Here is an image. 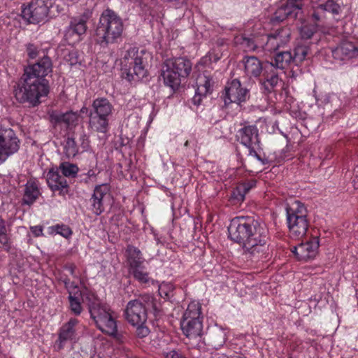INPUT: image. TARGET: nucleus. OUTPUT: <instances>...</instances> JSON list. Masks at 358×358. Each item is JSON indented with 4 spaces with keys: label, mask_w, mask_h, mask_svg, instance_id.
<instances>
[{
    "label": "nucleus",
    "mask_w": 358,
    "mask_h": 358,
    "mask_svg": "<svg viewBox=\"0 0 358 358\" xmlns=\"http://www.w3.org/2000/svg\"><path fill=\"white\" fill-rule=\"evenodd\" d=\"M131 273L136 280H138L141 282L145 283L148 281V273L144 272L143 271L141 270V266L132 268L131 271Z\"/></svg>",
    "instance_id": "a19ab883"
},
{
    "label": "nucleus",
    "mask_w": 358,
    "mask_h": 358,
    "mask_svg": "<svg viewBox=\"0 0 358 358\" xmlns=\"http://www.w3.org/2000/svg\"><path fill=\"white\" fill-rule=\"evenodd\" d=\"M229 237L250 248L257 242L267 241V229L264 222L252 217L234 219L228 227Z\"/></svg>",
    "instance_id": "f257e3e1"
},
{
    "label": "nucleus",
    "mask_w": 358,
    "mask_h": 358,
    "mask_svg": "<svg viewBox=\"0 0 358 358\" xmlns=\"http://www.w3.org/2000/svg\"><path fill=\"white\" fill-rule=\"evenodd\" d=\"M302 6V0H287L277 8L271 22L278 24L288 18L295 19L301 13Z\"/></svg>",
    "instance_id": "1a4fd4ad"
},
{
    "label": "nucleus",
    "mask_w": 358,
    "mask_h": 358,
    "mask_svg": "<svg viewBox=\"0 0 358 358\" xmlns=\"http://www.w3.org/2000/svg\"><path fill=\"white\" fill-rule=\"evenodd\" d=\"M19 140L11 129H0V164L19 149Z\"/></svg>",
    "instance_id": "6e6552de"
},
{
    "label": "nucleus",
    "mask_w": 358,
    "mask_h": 358,
    "mask_svg": "<svg viewBox=\"0 0 358 358\" xmlns=\"http://www.w3.org/2000/svg\"><path fill=\"white\" fill-rule=\"evenodd\" d=\"M317 10L331 12L334 15H338L341 12V6L333 0H318Z\"/></svg>",
    "instance_id": "72a5a7b5"
},
{
    "label": "nucleus",
    "mask_w": 358,
    "mask_h": 358,
    "mask_svg": "<svg viewBox=\"0 0 358 358\" xmlns=\"http://www.w3.org/2000/svg\"><path fill=\"white\" fill-rule=\"evenodd\" d=\"M107 192L108 187L106 185H98L94 190V194L92 197V205L94 212L96 215H100L104 210L103 199L106 196Z\"/></svg>",
    "instance_id": "412c9836"
},
{
    "label": "nucleus",
    "mask_w": 358,
    "mask_h": 358,
    "mask_svg": "<svg viewBox=\"0 0 358 358\" xmlns=\"http://www.w3.org/2000/svg\"><path fill=\"white\" fill-rule=\"evenodd\" d=\"M77 323L78 320L76 319H71L62 327L59 335V348H62V344L65 341L73 339L75 334L74 327Z\"/></svg>",
    "instance_id": "bb28decb"
},
{
    "label": "nucleus",
    "mask_w": 358,
    "mask_h": 358,
    "mask_svg": "<svg viewBox=\"0 0 358 358\" xmlns=\"http://www.w3.org/2000/svg\"><path fill=\"white\" fill-rule=\"evenodd\" d=\"M241 39V44L248 50H255L258 47L256 41L252 38L242 36Z\"/></svg>",
    "instance_id": "37998d69"
},
{
    "label": "nucleus",
    "mask_w": 358,
    "mask_h": 358,
    "mask_svg": "<svg viewBox=\"0 0 358 358\" xmlns=\"http://www.w3.org/2000/svg\"><path fill=\"white\" fill-rule=\"evenodd\" d=\"M9 238L6 234L4 221L0 218V247L8 246Z\"/></svg>",
    "instance_id": "79ce46f5"
},
{
    "label": "nucleus",
    "mask_w": 358,
    "mask_h": 358,
    "mask_svg": "<svg viewBox=\"0 0 358 358\" xmlns=\"http://www.w3.org/2000/svg\"><path fill=\"white\" fill-rule=\"evenodd\" d=\"M65 59L70 65L80 63L79 54L77 50H73L65 56Z\"/></svg>",
    "instance_id": "c03bdc74"
},
{
    "label": "nucleus",
    "mask_w": 358,
    "mask_h": 358,
    "mask_svg": "<svg viewBox=\"0 0 358 358\" xmlns=\"http://www.w3.org/2000/svg\"><path fill=\"white\" fill-rule=\"evenodd\" d=\"M248 93V90L246 88L241 87L240 81L234 79L225 87L224 103L225 104L230 103L240 104L246 101Z\"/></svg>",
    "instance_id": "ddd939ff"
},
{
    "label": "nucleus",
    "mask_w": 358,
    "mask_h": 358,
    "mask_svg": "<svg viewBox=\"0 0 358 358\" xmlns=\"http://www.w3.org/2000/svg\"><path fill=\"white\" fill-rule=\"evenodd\" d=\"M31 231L35 236H38L42 234L43 229L41 226H35L31 228Z\"/></svg>",
    "instance_id": "3c124183"
},
{
    "label": "nucleus",
    "mask_w": 358,
    "mask_h": 358,
    "mask_svg": "<svg viewBox=\"0 0 358 358\" xmlns=\"http://www.w3.org/2000/svg\"><path fill=\"white\" fill-rule=\"evenodd\" d=\"M88 112V108L87 107H83L80 109V113H87Z\"/></svg>",
    "instance_id": "6e6d98bb"
},
{
    "label": "nucleus",
    "mask_w": 358,
    "mask_h": 358,
    "mask_svg": "<svg viewBox=\"0 0 358 358\" xmlns=\"http://www.w3.org/2000/svg\"><path fill=\"white\" fill-rule=\"evenodd\" d=\"M49 93V85L47 80H38L29 76H22L15 89V96L18 101L28 103L31 106L38 105L42 97Z\"/></svg>",
    "instance_id": "f03ea898"
},
{
    "label": "nucleus",
    "mask_w": 358,
    "mask_h": 358,
    "mask_svg": "<svg viewBox=\"0 0 358 358\" xmlns=\"http://www.w3.org/2000/svg\"><path fill=\"white\" fill-rule=\"evenodd\" d=\"M123 24L121 19L111 10H106L101 15L96 29L98 41L105 46L113 43L122 34Z\"/></svg>",
    "instance_id": "7ed1b4c3"
},
{
    "label": "nucleus",
    "mask_w": 358,
    "mask_h": 358,
    "mask_svg": "<svg viewBox=\"0 0 358 358\" xmlns=\"http://www.w3.org/2000/svg\"><path fill=\"white\" fill-rule=\"evenodd\" d=\"M69 302L71 310L76 315H79L81 313L82 308L80 301L74 296H69Z\"/></svg>",
    "instance_id": "49530a36"
},
{
    "label": "nucleus",
    "mask_w": 358,
    "mask_h": 358,
    "mask_svg": "<svg viewBox=\"0 0 358 358\" xmlns=\"http://www.w3.org/2000/svg\"><path fill=\"white\" fill-rule=\"evenodd\" d=\"M191 62L185 57L167 59L162 67V76L165 85L172 89L180 84V78H187L192 71Z\"/></svg>",
    "instance_id": "20e7f679"
},
{
    "label": "nucleus",
    "mask_w": 358,
    "mask_h": 358,
    "mask_svg": "<svg viewBox=\"0 0 358 358\" xmlns=\"http://www.w3.org/2000/svg\"><path fill=\"white\" fill-rule=\"evenodd\" d=\"M166 358H183L178 352L172 350L166 354Z\"/></svg>",
    "instance_id": "603ef678"
},
{
    "label": "nucleus",
    "mask_w": 358,
    "mask_h": 358,
    "mask_svg": "<svg viewBox=\"0 0 358 358\" xmlns=\"http://www.w3.org/2000/svg\"><path fill=\"white\" fill-rule=\"evenodd\" d=\"M48 13V6L43 1L31 2L22 10V16L29 23L37 24L45 20Z\"/></svg>",
    "instance_id": "9d476101"
},
{
    "label": "nucleus",
    "mask_w": 358,
    "mask_h": 358,
    "mask_svg": "<svg viewBox=\"0 0 358 358\" xmlns=\"http://www.w3.org/2000/svg\"><path fill=\"white\" fill-rule=\"evenodd\" d=\"M196 84L197 93L199 94L206 95L210 92L212 79L205 74H201L197 78Z\"/></svg>",
    "instance_id": "473e14b6"
},
{
    "label": "nucleus",
    "mask_w": 358,
    "mask_h": 358,
    "mask_svg": "<svg viewBox=\"0 0 358 358\" xmlns=\"http://www.w3.org/2000/svg\"><path fill=\"white\" fill-rule=\"evenodd\" d=\"M125 318L133 326L145 324L148 318V313L138 299L130 301L127 303Z\"/></svg>",
    "instance_id": "9b49d317"
},
{
    "label": "nucleus",
    "mask_w": 358,
    "mask_h": 358,
    "mask_svg": "<svg viewBox=\"0 0 358 358\" xmlns=\"http://www.w3.org/2000/svg\"><path fill=\"white\" fill-rule=\"evenodd\" d=\"M52 71V64L51 59L48 56H43L36 64L26 67L24 74L42 80H46L45 77L50 73Z\"/></svg>",
    "instance_id": "f8f14e48"
},
{
    "label": "nucleus",
    "mask_w": 358,
    "mask_h": 358,
    "mask_svg": "<svg viewBox=\"0 0 358 358\" xmlns=\"http://www.w3.org/2000/svg\"><path fill=\"white\" fill-rule=\"evenodd\" d=\"M172 292V286L167 284H162L159 287V294L164 299H169Z\"/></svg>",
    "instance_id": "a18cd8bd"
},
{
    "label": "nucleus",
    "mask_w": 358,
    "mask_h": 358,
    "mask_svg": "<svg viewBox=\"0 0 358 358\" xmlns=\"http://www.w3.org/2000/svg\"><path fill=\"white\" fill-rule=\"evenodd\" d=\"M28 56L30 59H35L40 55V52L33 44H29L27 47Z\"/></svg>",
    "instance_id": "de8ad7c7"
},
{
    "label": "nucleus",
    "mask_w": 358,
    "mask_h": 358,
    "mask_svg": "<svg viewBox=\"0 0 358 358\" xmlns=\"http://www.w3.org/2000/svg\"><path fill=\"white\" fill-rule=\"evenodd\" d=\"M113 106L106 98L96 99L92 103L91 113L108 117L111 115Z\"/></svg>",
    "instance_id": "5701e85b"
},
{
    "label": "nucleus",
    "mask_w": 358,
    "mask_h": 358,
    "mask_svg": "<svg viewBox=\"0 0 358 358\" xmlns=\"http://www.w3.org/2000/svg\"><path fill=\"white\" fill-rule=\"evenodd\" d=\"M312 17L314 19L315 22L320 20L319 14L316 12L313 13V14L312 15Z\"/></svg>",
    "instance_id": "5fc2aeb1"
},
{
    "label": "nucleus",
    "mask_w": 358,
    "mask_h": 358,
    "mask_svg": "<svg viewBox=\"0 0 358 358\" xmlns=\"http://www.w3.org/2000/svg\"><path fill=\"white\" fill-rule=\"evenodd\" d=\"M141 303L145 307L146 313L152 311L155 315L162 313V305L153 296L145 294L138 298Z\"/></svg>",
    "instance_id": "c85d7f7f"
},
{
    "label": "nucleus",
    "mask_w": 358,
    "mask_h": 358,
    "mask_svg": "<svg viewBox=\"0 0 358 358\" xmlns=\"http://www.w3.org/2000/svg\"><path fill=\"white\" fill-rule=\"evenodd\" d=\"M290 36L291 30L287 27L277 29L274 33L267 36L265 50L269 52L278 50L289 41Z\"/></svg>",
    "instance_id": "4468645a"
},
{
    "label": "nucleus",
    "mask_w": 358,
    "mask_h": 358,
    "mask_svg": "<svg viewBox=\"0 0 358 358\" xmlns=\"http://www.w3.org/2000/svg\"><path fill=\"white\" fill-rule=\"evenodd\" d=\"M47 182L52 191H59V194L65 195L68 193V184L65 178L59 175L58 171L50 170L47 173Z\"/></svg>",
    "instance_id": "6ab92c4d"
},
{
    "label": "nucleus",
    "mask_w": 358,
    "mask_h": 358,
    "mask_svg": "<svg viewBox=\"0 0 358 358\" xmlns=\"http://www.w3.org/2000/svg\"><path fill=\"white\" fill-rule=\"evenodd\" d=\"M89 309L91 317L101 331L113 336L117 335V324L109 308L94 301Z\"/></svg>",
    "instance_id": "0eeeda50"
},
{
    "label": "nucleus",
    "mask_w": 358,
    "mask_h": 358,
    "mask_svg": "<svg viewBox=\"0 0 358 358\" xmlns=\"http://www.w3.org/2000/svg\"><path fill=\"white\" fill-rule=\"evenodd\" d=\"M150 55L145 50H139L138 48H131L127 50L122 57V64L127 76L134 78L136 76L138 79L147 76L146 66Z\"/></svg>",
    "instance_id": "39448f33"
},
{
    "label": "nucleus",
    "mask_w": 358,
    "mask_h": 358,
    "mask_svg": "<svg viewBox=\"0 0 358 358\" xmlns=\"http://www.w3.org/2000/svg\"><path fill=\"white\" fill-rule=\"evenodd\" d=\"M292 62H293L292 54L289 51H280L276 53L274 59L271 62L270 65L271 67L284 69Z\"/></svg>",
    "instance_id": "a878e982"
},
{
    "label": "nucleus",
    "mask_w": 358,
    "mask_h": 358,
    "mask_svg": "<svg viewBox=\"0 0 358 358\" xmlns=\"http://www.w3.org/2000/svg\"><path fill=\"white\" fill-rule=\"evenodd\" d=\"M252 152H253V155H254V156H255V157H257L258 158V159H259V160H260V158L258 157V155H257V154L256 153V152L253 150V151H252Z\"/></svg>",
    "instance_id": "4d7b16f0"
},
{
    "label": "nucleus",
    "mask_w": 358,
    "mask_h": 358,
    "mask_svg": "<svg viewBox=\"0 0 358 358\" xmlns=\"http://www.w3.org/2000/svg\"><path fill=\"white\" fill-rule=\"evenodd\" d=\"M287 217H307V210L299 201H294L286 208Z\"/></svg>",
    "instance_id": "c756f323"
},
{
    "label": "nucleus",
    "mask_w": 358,
    "mask_h": 358,
    "mask_svg": "<svg viewBox=\"0 0 358 358\" xmlns=\"http://www.w3.org/2000/svg\"><path fill=\"white\" fill-rule=\"evenodd\" d=\"M308 52V45L306 42L299 43L294 49V54L292 55L293 62L296 65H299L304 61Z\"/></svg>",
    "instance_id": "2f4dec72"
},
{
    "label": "nucleus",
    "mask_w": 358,
    "mask_h": 358,
    "mask_svg": "<svg viewBox=\"0 0 358 358\" xmlns=\"http://www.w3.org/2000/svg\"><path fill=\"white\" fill-rule=\"evenodd\" d=\"M50 121L55 124H64L66 127H69L76 124L78 121V115L76 113L72 111L62 113L59 112H53L50 115Z\"/></svg>",
    "instance_id": "4be33fe9"
},
{
    "label": "nucleus",
    "mask_w": 358,
    "mask_h": 358,
    "mask_svg": "<svg viewBox=\"0 0 358 358\" xmlns=\"http://www.w3.org/2000/svg\"><path fill=\"white\" fill-rule=\"evenodd\" d=\"M134 327H137L136 329V335L140 338H144L147 336L149 334V329L148 327H145L144 324L141 325H135Z\"/></svg>",
    "instance_id": "8fccbe9b"
},
{
    "label": "nucleus",
    "mask_w": 358,
    "mask_h": 358,
    "mask_svg": "<svg viewBox=\"0 0 358 358\" xmlns=\"http://www.w3.org/2000/svg\"><path fill=\"white\" fill-rule=\"evenodd\" d=\"M317 31V24H306L301 29V36L303 39L310 38Z\"/></svg>",
    "instance_id": "ea45409f"
},
{
    "label": "nucleus",
    "mask_w": 358,
    "mask_h": 358,
    "mask_svg": "<svg viewBox=\"0 0 358 358\" xmlns=\"http://www.w3.org/2000/svg\"><path fill=\"white\" fill-rule=\"evenodd\" d=\"M89 124L92 129L95 131L105 133L107 131L108 125V118L93 114L90 113L89 114Z\"/></svg>",
    "instance_id": "cd10ccee"
},
{
    "label": "nucleus",
    "mask_w": 358,
    "mask_h": 358,
    "mask_svg": "<svg viewBox=\"0 0 358 358\" xmlns=\"http://www.w3.org/2000/svg\"><path fill=\"white\" fill-rule=\"evenodd\" d=\"M253 183L240 184L233 192V196L238 201H243L245 194L251 189Z\"/></svg>",
    "instance_id": "4c0bfd02"
},
{
    "label": "nucleus",
    "mask_w": 358,
    "mask_h": 358,
    "mask_svg": "<svg viewBox=\"0 0 358 358\" xmlns=\"http://www.w3.org/2000/svg\"><path fill=\"white\" fill-rule=\"evenodd\" d=\"M319 248L318 237H314L311 241L301 243L298 246H294L292 252L299 261H308L314 259Z\"/></svg>",
    "instance_id": "2eb2a0df"
},
{
    "label": "nucleus",
    "mask_w": 358,
    "mask_h": 358,
    "mask_svg": "<svg viewBox=\"0 0 358 358\" xmlns=\"http://www.w3.org/2000/svg\"><path fill=\"white\" fill-rule=\"evenodd\" d=\"M279 80L275 72H272L270 75L267 73L266 80L262 83V86L268 93H270L276 87Z\"/></svg>",
    "instance_id": "f704fd0d"
},
{
    "label": "nucleus",
    "mask_w": 358,
    "mask_h": 358,
    "mask_svg": "<svg viewBox=\"0 0 358 358\" xmlns=\"http://www.w3.org/2000/svg\"><path fill=\"white\" fill-rule=\"evenodd\" d=\"M204 96L203 94H199L197 93V90L196 91V94L192 99V101L195 105H199L201 100V96Z\"/></svg>",
    "instance_id": "864d4df0"
},
{
    "label": "nucleus",
    "mask_w": 358,
    "mask_h": 358,
    "mask_svg": "<svg viewBox=\"0 0 358 358\" xmlns=\"http://www.w3.org/2000/svg\"><path fill=\"white\" fill-rule=\"evenodd\" d=\"M89 19L88 15H83L80 17L73 18L66 33V39L74 43L80 39V36L87 31L86 22Z\"/></svg>",
    "instance_id": "dca6fc26"
},
{
    "label": "nucleus",
    "mask_w": 358,
    "mask_h": 358,
    "mask_svg": "<svg viewBox=\"0 0 358 358\" xmlns=\"http://www.w3.org/2000/svg\"><path fill=\"white\" fill-rule=\"evenodd\" d=\"M332 55L335 59L346 60L358 56V49L349 41H343L332 50Z\"/></svg>",
    "instance_id": "a211bd4d"
},
{
    "label": "nucleus",
    "mask_w": 358,
    "mask_h": 358,
    "mask_svg": "<svg viewBox=\"0 0 358 358\" xmlns=\"http://www.w3.org/2000/svg\"><path fill=\"white\" fill-rule=\"evenodd\" d=\"M39 192L36 187L33 185L27 186L23 198L24 203L31 205L38 196Z\"/></svg>",
    "instance_id": "c9c22d12"
},
{
    "label": "nucleus",
    "mask_w": 358,
    "mask_h": 358,
    "mask_svg": "<svg viewBox=\"0 0 358 358\" xmlns=\"http://www.w3.org/2000/svg\"><path fill=\"white\" fill-rule=\"evenodd\" d=\"M267 241L257 242L250 248H244L245 252L255 260H260L266 257L268 252Z\"/></svg>",
    "instance_id": "393cba45"
},
{
    "label": "nucleus",
    "mask_w": 358,
    "mask_h": 358,
    "mask_svg": "<svg viewBox=\"0 0 358 358\" xmlns=\"http://www.w3.org/2000/svg\"><path fill=\"white\" fill-rule=\"evenodd\" d=\"M200 315V307L198 303L189 304L180 322L182 331L187 338L195 340L201 337L203 325Z\"/></svg>",
    "instance_id": "423d86ee"
},
{
    "label": "nucleus",
    "mask_w": 358,
    "mask_h": 358,
    "mask_svg": "<svg viewBox=\"0 0 358 358\" xmlns=\"http://www.w3.org/2000/svg\"><path fill=\"white\" fill-rule=\"evenodd\" d=\"M59 169L61 170L62 173L63 174L62 176L65 177H71L74 178L76 177L78 171V168L72 164L64 162L61 164L59 166Z\"/></svg>",
    "instance_id": "e433bc0d"
},
{
    "label": "nucleus",
    "mask_w": 358,
    "mask_h": 358,
    "mask_svg": "<svg viewBox=\"0 0 358 358\" xmlns=\"http://www.w3.org/2000/svg\"><path fill=\"white\" fill-rule=\"evenodd\" d=\"M241 141L244 145L250 148L252 144L257 143V130L255 127H245L240 131Z\"/></svg>",
    "instance_id": "b1692460"
},
{
    "label": "nucleus",
    "mask_w": 358,
    "mask_h": 358,
    "mask_svg": "<svg viewBox=\"0 0 358 358\" xmlns=\"http://www.w3.org/2000/svg\"><path fill=\"white\" fill-rule=\"evenodd\" d=\"M242 62L244 65L245 73L248 77L257 78L260 76L262 71V64L257 57L245 56Z\"/></svg>",
    "instance_id": "aec40b11"
},
{
    "label": "nucleus",
    "mask_w": 358,
    "mask_h": 358,
    "mask_svg": "<svg viewBox=\"0 0 358 358\" xmlns=\"http://www.w3.org/2000/svg\"><path fill=\"white\" fill-rule=\"evenodd\" d=\"M287 221L292 238H301L306 234L309 227L307 217H287Z\"/></svg>",
    "instance_id": "f3484780"
},
{
    "label": "nucleus",
    "mask_w": 358,
    "mask_h": 358,
    "mask_svg": "<svg viewBox=\"0 0 358 358\" xmlns=\"http://www.w3.org/2000/svg\"><path fill=\"white\" fill-rule=\"evenodd\" d=\"M313 3H315V2H317V0H313Z\"/></svg>",
    "instance_id": "bf43d9fd"
},
{
    "label": "nucleus",
    "mask_w": 358,
    "mask_h": 358,
    "mask_svg": "<svg viewBox=\"0 0 358 358\" xmlns=\"http://www.w3.org/2000/svg\"><path fill=\"white\" fill-rule=\"evenodd\" d=\"M65 154L67 157H75L78 152V147L73 138L68 137L64 145Z\"/></svg>",
    "instance_id": "58836bf2"
},
{
    "label": "nucleus",
    "mask_w": 358,
    "mask_h": 358,
    "mask_svg": "<svg viewBox=\"0 0 358 358\" xmlns=\"http://www.w3.org/2000/svg\"><path fill=\"white\" fill-rule=\"evenodd\" d=\"M57 233L65 238H68L71 234L70 228L65 225L57 226Z\"/></svg>",
    "instance_id": "09e8293b"
},
{
    "label": "nucleus",
    "mask_w": 358,
    "mask_h": 358,
    "mask_svg": "<svg viewBox=\"0 0 358 358\" xmlns=\"http://www.w3.org/2000/svg\"><path fill=\"white\" fill-rule=\"evenodd\" d=\"M127 252L131 269L141 267L143 262L141 251L134 246L129 245L127 249Z\"/></svg>",
    "instance_id": "7c9ffc66"
},
{
    "label": "nucleus",
    "mask_w": 358,
    "mask_h": 358,
    "mask_svg": "<svg viewBox=\"0 0 358 358\" xmlns=\"http://www.w3.org/2000/svg\"><path fill=\"white\" fill-rule=\"evenodd\" d=\"M188 145V141H187L185 143V146H187Z\"/></svg>",
    "instance_id": "13d9d810"
}]
</instances>
